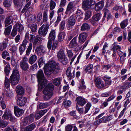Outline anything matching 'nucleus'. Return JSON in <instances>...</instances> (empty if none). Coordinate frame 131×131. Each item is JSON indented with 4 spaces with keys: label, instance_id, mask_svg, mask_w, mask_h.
Segmentation results:
<instances>
[{
    "label": "nucleus",
    "instance_id": "nucleus-15",
    "mask_svg": "<svg viewBox=\"0 0 131 131\" xmlns=\"http://www.w3.org/2000/svg\"><path fill=\"white\" fill-rule=\"evenodd\" d=\"M8 38H5L2 42L0 43V51H2L6 49L8 46Z\"/></svg>",
    "mask_w": 131,
    "mask_h": 131
},
{
    "label": "nucleus",
    "instance_id": "nucleus-27",
    "mask_svg": "<svg viewBox=\"0 0 131 131\" xmlns=\"http://www.w3.org/2000/svg\"><path fill=\"white\" fill-rule=\"evenodd\" d=\"M56 32L55 30L52 29L51 30L48 37V39L51 40H54L56 37Z\"/></svg>",
    "mask_w": 131,
    "mask_h": 131
},
{
    "label": "nucleus",
    "instance_id": "nucleus-48",
    "mask_svg": "<svg viewBox=\"0 0 131 131\" xmlns=\"http://www.w3.org/2000/svg\"><path fill=\"white\" fill-rule=\"evenodd\" d=\"M56 4L55 2L53 1L50 0L49 4L50 9L51 10L54 9L56 6Z\"/></svg>",
    "mask_w": 131,
    "mask_h": 131
},
{
    "label": "nucleus",
    "instance_id": "nucleus-49",
    "mask_svg": "<svg viewBox=\"0 0 131 131\" xmlns=\"http://www.w3.org/2000/svg\"><path fill=\"white\" fill-rule=\"evenodd\" d=\"M8 124V123L3 120H0V127L3 128L6 126Z\"/></svg>",
    "mask_w": 131,
    "mask_h": 131
},
{
    "label": "nucleus",
    "instance_id": "nucleus-5",
    "mask_svg": "<svg viewBox=\"0 0 131 131\" xmlns=\"http://www.w3.org/2000/svg\"><path fill=\"white\" fill-rule=\"evenodd\" d=\"M95 3L94 0H84L82 3V8L84 10H87L90 9Z\"/></svg>",
    "mask_w": 131,
    "mask_h": 131
},
{
    "label": "nucleus",
    "instance_id": "nucleus-32",
    "mask_svg": "<svg viewBox=\"0 0 131 131\" xmlns=\"http://www.w3.org/2000/svg\"><path fill=\"white\" fill-rule=\"evenodd\" d=\"M36 125L35 123H33L26 127L24 131H32L36 127Z\"/></svg>",
    "mask_w": 131,
    "mask_h": 131
},
{
    "label": "nucleus",
    "instance_id": "nucleus-44",
    "mask_svg": "<svg viewBox=\"0 0 131 131\" xmlns=\"http://www.w3.org/2000/svg\"><path fill=\"white\" fill-rule=\"evenodd\" d=\"M31 2H28L25 5L24 7V9H25L26 10H28V11L29 12H31L33 9L31 7H29L30 5Z\"/></svg>",
    "mask_w": 131,
    "mask_h": 131
},
{
    "label": "nucleus",
    "instance_id": "nucleus-9",
    "mask_svg": "<svg viewBox=\"0 0 131 131\" xmlns=\"http://www.w3.org/2000/svg\"><path fill=\"white\" fill-rule=\"evenodd\" d=\"M75 69L73 68L69 67L67 69L66 74L70 79L74 78L75 76L74 73Z\"/></svg>",
    "mask_w": 131,
    "mask_h": 131
},
{
    "label": "nucleus",
    "instance_id": "nucleus-51",
    "mask_svg": "<svg viewBox=\"0 0 131 131\" xmlns=\"http://www.w3.org/2000/svg\"><path fill=\"white\" fill-rule=\"evenodd\" d=\"M9 50L12 51V54L15 55L16 52L17 48L15 46H14L10 48Z\"/></svg>",
    "mask_w": 131,
    "mask_h": 131
},
{
    "label": "nucleus",
    "instance_id": "nucleus-31",
    "mask_svg": "<svg viewBox=\"0 0 131 131\" xmlns=\"http://www.w3.org/2000/svg\"><path fill=\"white\" fill-rule=\"evenodd\" d=\"M113 47L111 48V50L115 52H116L117 50H119L121 49V47L116 44L115 42L112 45Z\"/></svg>",
    "mask_w": 131,
    "mask_h": 131
},
{
    "label": "nucleus",
    "instance_id": "nucleus-17",
    "mask_svg": "<svg viewBox=\"0 0 131 131\" xmlns=\"http://www.w3.org/2000/svg\"><path fill=\"white\" fill-rule=\"evenodd\" d=\"M76 101L78 104L81 106H84L86 103L85 100L81 96H78L77 97Z\"/></svg>",
    "mask_w": 131,
    "mask_h": 131
},
{
    "label": "nucleus",
    "instance_id": "nucleus-45",
    "mask_svg": "<svg viewBox=\"0 0 131 131\" xmlns=\"http://www.w3.org/2000/svg\"><path fill=\"white\" fill-rule=\"evenodd\" d=\"M66 56L64 51L62 49L60 50L58 52L57 56L58 59Z\"/></svg>",
    "mask_w": 131,
    "mask_h": 131
},
{
    "label": "nucleus",
    "instance_id": "nucleus-13",
    "mask_svg": "<svg viewBox=\"0 0 131 131\" xmlns=\"http://www.w3.org/2000/svg\"><path fill=\"white\" fill-rule=\"evenodd\" d=\"M35 51L38 55H42L45 52V48L42 46H40L36 48Z\"/></svg>",
    "mask_w": 131,
    "mask_h": 131
},
{
    "label": "nucleus",
    "instance_id": "nucleus-39",
    "mask_svg": "<svg viewBox=\"0 0 131 131\" xmlns=\"http://www.w3.org/2000/svg\"><path fill=\"white\" fill-rule=\"evenodd\" d=\"M32 48V44L31 43H30L28 48L27 49L25 56H28L30 54L31 49Z\"/></svg>",
    "mask_w": 131,
    "mask_h": 131
},
{
    "label": "nucleus",
    "instance_id": "nucleus-37",
    "mask_svg": "<svg viewBox=\"0 0 131 131\" xmlns=\"http://www.w3.org/2000/svg\"><path fill=\"white\" fill-rule=\"evenodd\" d=\"M90 28L89 25L87 23L83 24L82 25L81 30V31L88 30Z\"/></svg>",
    "mask_w": 131,
    "mask_h": 131
},
{
    "label": "nucleus",
    "instance_id": "nucleus-14",
    "mask_svg": "<svg viewBox=\"0 0 131 131\" xmlns=\"http://www.w3.org/2000/svg\"><path fill=\"white\" fill-rule=\"evenodd\" d=\"M95 82L96 86L99 88L101 89L105 86L106 85L99 78H97L95 80Z\"/></svg>",
    "mask_w": 131,
    "mask_h": 131
},
{
    "label": "nucleus",
    "instance_id": "nucleus-11",
    "mask_svg": "<svg viewBox=\"0 0 131 131\" xmlns=\"http://www.w3.org/2000/svg\"><path fill=\"white\" fill-rule=\"evenodd\" d=\"M27 43L28 41L26 39H24L23 41L22 44L19 46V50L20 55H21L25 51Z\"/></svg>",
    "mask_w": 131,
    "mask_h": 131
},
{
    "label": "nucleus",
    "instance_id": "nucleus-61",
    "mask_svg": "<svg viewBox=\"0 0 131 131\" xmlns=\"http://www.w3.org/2000/svg\"><path fill=\"white\" fill-rule=\"evenodd\" d=\"M37 26L36 24H33L31 26L30 29L32 32H34L36 31L37 30Z\"/></svg>",
    "mask_w": 131,
    "mask_h": 131
},
{
    "label": "nucleus",
    "instance_id": "nucleus-28",
    "mask_svg": "<svg viewBox=\"0 0 131 131\" xmlns=\"http://www.w3.org/2000/svg\"><path fill=\"white\" fill-rule=\"evenodd\" d=\"M16 91L17 93L19 95H23L24 93V90L23 88L20 85L17 86Z\"/></svg>",
    "mask_w": 131,
    "mask_h": 131
},
{
    "label": "nucleus",
    "instance_id": "nucleus-42",
    "mask_svg": "<svg viewBox=\"0 0 131 131\" xmlns=\"http://www.w3.org/2000/svg\"><path fill=\"white\" fill-rule=\"evenodd\" d=\"M101 15L100 13H97L94 15L92 17V18L95 21H97L100 19Z\"/></svg>",
    "mask_w": 131,
    "mask_h": 131
},
{
    "label": "nucleus",
    "instance_id": "nucleus-54",
    "mask_svg": "<svg viewBox=\"0 0 131 131\" xmlns=\"http://www.w3.org/2000/svg\"><path fill=\"white\" fill-rule=\"evenodd\" d=\"M67 55L69 59H71L73 55V53L71 50H67Z\"/></svg>",
    "mask_w": 131,
    "mask_h": 131
},
{
    "label": "nucleus",
    "instance_id": "nucleus-53",
    "mask_svg": "<svg viewBox=\"0 0 131 131\" xmlns=\"http://www.w3.org/2000/svg\"><path fill=\"white\" fill-rule=\"evenodd\" d=\"M126 53L125 52L124 54L120 57V61L121 63L123 64V63L126 58Z\"/></svg>",
    "mask_w": 131,
    "mask_h": 131
},
{
    "label": "nucleus",
    "instance_id": "nucleus-63",
    "mask_svg": "<svg viewBox=\"0 0 131 131\" xmlns=\"http://www.w3.org/2000/svg\"><path fill=\"white\" fill-rule=\"evenodd\" d=\"M83 15V13L79 9H78L76 13V16L77 17L81 16Z\"/></svg>",
    "mask_w": 131,
    "mask_h": 131
},
{
    "label": "nucleus",
    "instance_id": "nucleus-24",
    "mask_svg": "<svg viewBox=\"0 0 131 131\" xmlns=\"http://www.w3.org/2000/svg\"><path fill=\"white\" fill-rule=\"evenodd\" d=\"M13 22V20L12 17L11 16H8L5 19L4 24L5 27L8 26Z\"/></svg>",
    "mask_w": 131,
    "mask_h": 131
},
{
    "label": "nucleus",
    "instance_id": "nucleus-57",
    "mask_svg": "<svg viewBox=\"0 0 131 131\" xmlns=\"http://www.w3.org/2000/svg\"><path fill=\"white\" fill-rule=\"evenodd\" d=\"M17 33V30L15 27L14 26L13 28L12 31L11 35L12 36L14 37Z\"/></svg>",
    "mask_w": 131,
    "mask_h": 131
},
{
    "label": "nucleus",
    "instance_id": "nucleus-59",
    "mask_svg": "<svg viewBox=\"0 0 131 131\" xmlns=\"http://www.w3.org/2000/svg\"><path fill=\"white\" fill-rule=\"evenodd\" d=\"M63 104L65 107H68L71 105V102L70 101L67 100L64 102Z\"/></svg>",
    "mask_w": 131,
    "mask_h": 131
},
{
    "label": "nucleus",
    "instance_id": "nucleus-38",
    "mask_svg": "<svg viewBox=\"0 0 131 131\" xmlns=\"http://www.w3.org/2000/svg\"><path fill=\"white\" fill-rule=\"evenodd\" d=\"M58 60L63 65H66L68 63V59L66 56L58 59Z\"/></svg>",
    "mask_w": 131,
    "mask_h": 131
},
{
    "label": "nucleus",
    "instance_id": "nucleus-47",
    "mask_svg": "<svg viewBox=\"0 0 131 131\" xmlns=\"http://www.w3.org/2000/svg\"><path fill=\"white\" fill-rule=\"evenodd\" d=\"M12 28V26L11 25H10L6 28L5 30L4 33L5 35H9L10 33Z\"/></svg>",
    "mask_w": 131,
    "mask_h": 131
},
{
    "label": "nucleus",
    "instance_id": "nucleus-36",
    "mask_svg": "<svg viewBox=\"0 0 131 131\" xmlns=\"http://www.w3.org/2000/svg\"><path fill=\"white\" fill-rule=\"evenodd\" d=\"M10 65L8 64H7L5 67L4 68V72L6 75L8 76L10 71Z\"/></svg>",
    "mask_w": 131,
    "mask_h": 131
},
{
    "label": "nucleus",
    "instance_id": "nucleus-34",
    "mask_svg": "<svg viewBox=\"0 0 131 131\" xmlns=\"http://www.w3.org/2000/svg\"><path fill=\"white\" fill-rule=\"evenodd\" d=\"M115 66V64L114 62H112L110 64H108L107 65H103L102 66L103 69L105 70H107L111 68L113 66Z\"/></svg>",
    "mask_w": 131,
    "mask_h": 131
},
{
    "label": "nucleus",
    "instance_id": "nucleus-56",
    "mask_svg": "<svg viewBox=\"0 0 131 131\" xmlns=\"http://www.w3.org/2000/svg\"><path fill=\"white\" fill-rule=\"evenodd\" d=\"M9 53L6 51H4L2 53V56L3 59H5L6 57L9 55Z\"/></svg>",
    "mask_w": 131,
    "mask_h": 131
},
{
    "label": "nucleus",
    "instance_id": "nucleus-29",
    "mask_svg": "<svg viewBox=\"0 0 131 131\" xmlns=\"http://www.w3.org/2000/svg\"><path fill=\"white\" fill-rule=\"evenodd\" d=\"M77 37H74L70 42L69 44V47L70 48H74L77 46L76 42Z\"/></svg>",
    "mask_w": 131,
    "mask_h": 131
},
{
    "label": "nucleus",
    "instance_id": "nucleus-4",
    "mask_svg": "<svg viewBox=\"0 0 131 131\" xmlns=\"http://www.w3.org/2000/svg\"><path fill=\"white\" fill-rule=\"evenodd\" d=\"M19 74L17 70L13 71L9 78V82L12 85H16L18 83L19 80Z\"/></svg>",
    "mask_w": 131,
    "mask_h": 131
},
{
    "label": "nucleus",
    "instance_id": "nucleus-22",
    "mask_svg": "<svg viewBox=\"0 0 131 131\" xmlns=\"http://www.w3.org/2000/svg\"><path fill=\"white\" fill-rule=\"evenodd\" d=\"M87 37V34L85 32L80 34L79 37V41L80 43H83L85 41Z\"/></svg>",
    "mask_w": 131,
    "mask_h": 131
},
{
    "label": "nucleus",
    "instance_id": "nucleus-40",
    "mask_svg": "<svg viewBox=\"0 0 131 131\" xmlns=\"http://www.w3.org/2000/svg\"><path fill=\"white\" fill-rule=\"evenodd\" d=\"M11 0H5L3 3L4 6L6 7H9L11 5Z\"/></svg>",
    "mask_w": 131,
    "mask_h": 131
},
{
    "label": "nucleus",
    "instance_id": "nucleus-1",
    "mask_svg": "<svg viewBox=\"0 0 131 131\" xmlns=\"http://www.w3.org/2000/svg\"><path fill=\"white\" fill-rule=\"evenodd\" d=\"M59 64V63L53 61L48 62L46 65L44 70L45 74L49 75L52 73L54 74H57L60 70V68L58 66Z\"/></svg>",
    "mask_w": 131,
    "mask_h": 131
},
{
    "label": "nucleus",
    "instance_id": "nucleus-50",
    "mask_svg": "<svg viewBox=\"0 0 131 131\" xmlns=\"http://www.w3.org/2000/svg\"><path fill=\"white\" fill-rule=\"evenodd\" d=\"M9 80L7 77H5V80L4 84L5 86L7 89H8L10 87Z\"/></svg>",
    "mask_w": 131,
    "mask_h": 131
},
{
    "label": "nucleus",
    "instance_id": "nucleus-12",
    "mask_svg": "<svg viewBox=\"0 0 131 131\" xmlns=\"http://www.w3.org/2000/svg\"><path fill=\"white\" fill-rule=\"evenodd\" d=\"M14 111L15 115L18 117L21 116L24 112V110L19 108L17 106L14 107Z\"/></svg>",
    "mask_w": 131,
    "mask_h": 131
},
{
    "label": "nucleus",
    "instance_id": "nucleus-60",
    "mask_svg": "<svg viewBox=\"0 0 131 131\" xmlns=\"http://www.w3.org/2000/svg\"><path fill=\"white\" fill-rule=\"evenodd\" d=\"M61 19V15H58L57 17V20L55 23L54 26L56 27L57 26Z\"/></svg>",
    "mask_w": 131,
    "mask_h": 131
},
{
    "label": "nucleus",
    "instance_id": "nucleus-46",
    "mask_svg": "<svg viewBox=\"0 0 131 131\" xmlns=\"http://www.w3.org/2000/svg\"><path fill=\"white\" fill-rule=\"evenodd\" d=\"M92 12L90 10H88L85 13V18L84 19L87 20L89 19L91 16Z\"/></svg>",
    "mask_w": 131,
    "mask_h": 131
},
{
    "label": "nucleus",
    "instance_id": "nucleus-55",
    "mask_svg": "<svg viewBox=\"0 0 131 131\" xmlns=\"http://www.w3.org/2000/svg\"><path fill=\"white\" fill-rule=\"evenodd\" d=\"M9 120L11 122L13 123H14L16 121V118L13 116L11 113V114H9Z\"/></svg>",
    "mask_w": 131,
    "mask_h": 131
},
{
    "label": "nucleus",
    "instance_id": "nucleus-33",
    "mask_svg": "<svg viewBox=\"0 0 131 131\" xmlns=\"http://www.w3.org/2000/svg\"><path fill=\"white\" fill-rule=\"evenodd\" d=\"M53 84L56 86H59L61 84V79L60 78H58L52 80Z\"/></svg>",
    "mask_w": 131,
    "mask_h": 131
},
{
    "label": "nucleus",
    "instance_id": "nucleus-52",
    "mask_svg": "<svg viewBox=\"0 0 131 131\" xmlns=\"http://www.w3.org/2000/svg\"><path fill=\"white\" fill-rule=\"evenodd\" d=\"M65 22L64 20H62L61 22L59 29L60 30L62 31L64 30L65 28Z\"/></svg>",
    "mask_w": 131,
    "mask_h": 131
},
{
    "label": "nucleus",
    "instance_id": "nucleus-8",
    "mask_svg": "<svg viewBox=\"0 0 131 131\" xmlns=\"http://www.w3.org/2000/svg\"><path fill=\"white\" fill-rule=\"evenodd\" d=\"M43 39V38L38 36L35 37L33 35H31L30 40L31 42L33 43L34 45H36L38 43H39Z\"/></svg>",
    "mask_w": 131,
    "mask_h": 131
},
{
    "label": "nucleus",
    "instance_id": "nucleus-26",
    "mask_svg": "<svg viewBox=\"0 0 131 131\" xmlns=\"http://www.w3.org/2000/svg\"><path fill=\"white\" fill-rule=\"evenodd\" d=\"M37 56L35 54H31L28 59V62L31 65L33 64L37 60Z\"/></svg>",
    "mask_w": 131,
    "mask_h": 131
},
{
    "label": "nucleus",
    "instance_id": "nucleus-7",
    "mask_svg": "<svg viewBox=\"0 0 131 131\" xmlns=\"http://www.w3.org/2000/svg\"><path fill=\"white\" fill-rule=\"evenodd\" d=\"M49 26L48 24L43 25L40 27L38 30V33L39 35L41 36L45 37L47 34Z\"/></svg>",
    "mask_w": 131,
    "mask_h": 131
},
{
    "label": "nucleus",
    "instance_id": "nucleus-18",
    "mask_svg": "<svg viewBox=\"0 0 131 131\" xmlns=\"http://www.w3.org/2000/svg\"><path fill=\"white\" fill-rule=\"evenodd\" d=\"M47 111V109H46L37 112L35 114L34 117L36 119H39L46 113Z\"/></svg>",
    "mask_w": 131,
    "mask_h": 131
},
{
    "label": "nucleus",
    "instance_id": "nucleus-19",
    "mask_svg": "<svg viewBox=\"0 0 131 131\" xmlns=\"http://www.w3.org/2000/svg\"><path fill=\"white\" fill-rule=\"evenodd\" d=\"M104 5V1L102 0L98 2L95 5V10L96 11L101 10L103 8Z\"/></svg>",
    "mask_w": 131,
    "mask_h": 131
},
{
    "label": "nucleus",
    "instance_id": "nucleus-64",
    "mask_svg": "<svg viewBox=\"0 0 131 131\" xmlns=\"http://www.w3.org/2000/svg\"><path fill=\"white\" fill-rule=\"evenodd\" d=\"M44 62L43 61V59L42 57L40 58L38 61V63L39 67L43 65L44 63Z\"/></svg>",
    "mask_w": 131,
    "mask_h": 131
},
{
    "label": "nucleus",
    "instance_id": "nucleus-10",
    "mask_svg": "<svg viewBox=\"0 0 131 131\" xmlns=\"http://www.w3.org/2000/svg\"><path fill=\"white\" fill-rule=\"evenodd\" d=\"M27 101L26 98L23 96L18 97L17 101V105L20 107H22L24 106Z\"/></svg>",
    "mask_w": 131,
    "mask_h": 131
},
{
    "label": "nucleus",
    "instance_id": "nucleus-25",
    "mask_svg": "<svg viewBox=\"0 0 131 131\" xmlns=\"http://www.w3.org/2000/svg\"><path fill=\"white\" fill-rule=\"evenodd\" d=\"M14 3L16 7L17 8H20L23 4L22 0H13Z\"/></svg>",
    "mask_w": 131,
    "mask_h": 131
},
{
    "label": "nucleus",
    "instance_id": "nucleus-6",
    "mask_svg": "<svg viewBox=\"0 0 131 131\" xmlns=\"http://www.w3.org/2000/svg\"><path fill=\"white\" fill-rule=\"evenodd\" d=\"M77 5L74 2H71L69 3L67 8L66 13L70 14L74 12L76 9Z\"/></svg>",
    "mask_w": 131,
    "mask_h": 131
},
{
    "label": "nucleus",
    "instance_id": "nucleus-30",
    "mask_svg": "<svg viewBox=\"0 0 131 131\" xmlns=\"http://www.w3.org/2000/svg\"><path fill=\"white\" fill-rule=\"evenodd\" d=\"M9 114H11L10 112L8 111L7 109H6L4 113L2 116V119L4 120H7L9 118Z\"/></svg>",
    "mask_w": 131,
    "mask_h": 131
},
{
    "label": "nucleus",
    "instance_id": "nucleus-41",
    "mask_svg": "<svg viewBox=\"0 0 131 131\" xmlns=\"http://www.w3.org/2000/svg\"><path fill=\"white\" fill-rule=\"evenodd\" d=\"M128 24V19H126L122 21L120 23L121 28L123 29L126 27Z\"/></svg>",
    "mask_w": 131,
    "mask_h": 131
},
{
    "label": "nucleus",
    "instance_id": "nucleus-35",
    "mask_svg": "<svg viewBox=\"0 0 131 131\" xmlns=\"http://www.w3.org/2000/svg\"><path fill=\"white\" fill-rule=\"evenodd\" d=\"M14 26L15 27L17 30L19 32L22 31L24 29L23 25L19 23H17Z\"/></svg>",
    "mask_w": 131,
    "mask_h": 131
},
{
    "label": "nucleus",
    "instance_id": "nucleus-62",
    "mask_svg": "<svg viewBox=\"0 0 131 131\" xmlns=\"http://www.w3.org/2000/svg\"><path fill=\"white\" fill-rule=\"evenodd\" d=\"M91 107V105L89 103H87L86 104L84 111V113H86L88 112V111L90 110Z\"/></svg>",
    "mask_w": 131,
    "mask_h": 131
},
{
    "label": "nucleus",
    "instance_id": "nucleus-16",
    "mask_svg": "<svg viewBox=\"0 0 131 131\" xmlns=\"http://www.w3.org/2000/svg\"><path fill=\"white\" fill-rule=\"evenodd\" d=\"M75 20L74 16H71L68 19V21L67 24L68 27L71 28L72 26L75 24Z\"/></svg>",
    "mask_w": 131,
    "mask_h": 131
},
{
    "label": "nucleus",
    "instance_id": "nucleus-58",
    "mask_svg": "<svg viewBox=\"0 0 131 131\" xmlns=\"http://www.w3.org/2000/svg\"><path fill=\"white\" fill-rule=\"evenodd\" d=\"M73 127L71 125H68L65 127V131H71Z\"/></svg>",
    "mask_w": 131,
    "mask_h": 131
},
{
    "label": "nucleus",
    "instance_id": "nucleus-23",
    "mask_svg": "<svg viewBox=\"0 0 131 131\" xmlns=\"http://www.w3.org/2000/svg\"><path fill=\"white\" fill-rule=\"evenodd\" d=\"M113 118V116L112 115L109 116H103L100 119L101 123H106L110 121Z\"/></svg>",
    "mask_w": 131,
    "mask_h": 131
},
{
    "label": "nucleus",
    "instance_id": "nucleus-2",
    "mask_svg": "<svg viewBox=\"0 0 131 131\" xmlns=\"http://www.w3.org/2000/svg\"><path fill=\"white\" fill-rule=\"evenodd\" d=\"M37 77L38 82V90L40 91L47 83V81L45 79L43 71L41 70L38 71Z\"/></svg>",
    "mask_w": 131,
    "mask_h": 131
},
{
    "label": "nucleus",
    "instance_id": "nucleus-21",
    "mask_svg": "<svg viewBox=\"0 0 131 131\" xmlns=\"http://www.w3.org/2000/svg\"><path fill=\"white\" fill-rule=\"evenodd\" d=\"M20 64L21 68L23 70H27L29 68V64L27 62L21 61Z\"/></svg>",
    "mask_w": 131,
    "mask_h": 131
},
{
    "label": "nucleus",
    "instance_id": "nucleus-43",
    "mask_svg": "<svg viewBox=\"0 0 131 131\" xmlns=\"http://www.w3.org/2000/svg\"><path fill=\"white\" fill-rule=\"evenodd\" d=\"M65 36V34L64 32H60L59 35L58 40L59 41H62L64 39Z\"/></svg>",
    "mask_w": 131,
    "mask_h": 131
},
{
    "label": "nucleus",
    "instance_id": "nucleus-3",
    "mask_svg": "<svg viewBox=\"0 0 131 131\" xmlns=\"http://www.w3.org/2000/svg\"><path fill=\"white\" fill-rule=\"evenodd\" d=\"M53 85L51 83L49 84L43 91L44 94L43 98L45 101L50 99L53 95L52 91L53 90Z\"/></svg>",
    "mask_w": 131,
    "mask_h": 131
},
{
    "label": "nucleus",
    "instance_id": "nucleus-20",
    "mask_svg": "<svg viewBox=\"0 0 131 131\" xmlns=\"http://www.w3.org/2000/svg\"><path fill=\"white\" fill-rule=\"evenodd\" d=\"M52 101L49 102L41 103L37 105V109H42L46 108L50 105V103Z\"/></svg>",
    "mask_w": 131,
    "mask_h": 131
}]
</instances>
